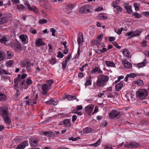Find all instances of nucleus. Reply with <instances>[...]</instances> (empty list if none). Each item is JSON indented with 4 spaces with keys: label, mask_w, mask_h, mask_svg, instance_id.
<instances>
[{
    "label": "nucleus",
    "mask_w": 149,
    "mask_h": 149,
    "mask_svg": "<svg viewBox=\"0 0 149 149\" xmlns=\"http://www.w3.org/2000/svg\"><path fill=\"white\" fill-rule=\"evenodd\" d=\"M89 79L87 80L86 82V83L85 84V85L86 86H88L90 85L91 84V77H89Z\"/></svg>",
    "instance_id": "nucleus-36"
},
{
    "label": "nucleus",
    "mask_w": 149,
    "mask_h": 149,
    "mask_svg": "<svg viewBox=\"0 0 149 149\" xmlns=\"http://www.w3.org/2000/svg\"><path fill=\"white\" fill-rule=\"evenodd\" d=\"M98 50L100 51V52L98 53V54H100L101 53H103L105 52H106L107 51V49L106 48H103L102 49H98Z\"/></svg>",
    "instance_id": "nucleus-41"
},
{
    "label": "nucleus",
    "mask_w": 149,
    "mask_h": 149,
    "mask_svg": "<svg viewBox=\"0 0 149 149\" xmlns=\"http://www.w3.org/2000/svg\"><path fill=\"white\" fill-rule=\"evenodd\" d=\"M123 29V28H119L118 29V31L117 32V33L118 35H120L122 30Z\"/></svg>",
    "instance_id": "nucleus-59"
},
{
    "label": "nucleus",
    "mask_w": 149,
    "mask_h": 149,
    "mask_svg": "<svg viewBox=\"0 0 149 149\" xmlns=\"http://www.w3.org/2000/svg\"><path fill=\"white\" fill-rule=\"evenodd\" d=\"M58 102V100L56 99H53L52 98H51L48 101L45 102Z\"/></svg>",
    "instance_id": "nucleus-51"
},
{
    "label": "nucleus",
    "mask_w": 149,
    "mask_h": 149,
    "mask_svg": "<svg viewBox=\"0 0 149 149\" xmlns=\"http://www.w3.org/2000/svg\"><path fill=\"white\" fill-rule=\"evenodd\" d=\"M120 1H119V0H116V1L113 2V5H112L113 6H113H117V5H116Z\"/></svg>",
    "instance_id": "nucleus-60"
},
{
    "label": "nucleus",
    "mask_w": 149,
    "mask_h": 149,
    "mask_svg": "<svg viewBox=\"0 0 149 149\" xmlns=\"http://www.w3.org/2000/svg\"><path fill=\"white\" fill-rule=\"evenodd\" d=\"M7 55L8 58H11L13 56V54L10 51H7Z\"/></svg>",
    "instance_id": "nucleus-31"
},
{
    "label": "nucleus",
    "mask_w": 149,
    "mask_h": 149,
    "mask_svg": "<svg viewBox=\"0 0 149 149\" xmlns=\"http://www.w3.org/2000/svg\"><path fill=\"white\" fill-rule=\"evenodd\" d=\"M3 74H9L8 72L6 71L4 69L2 70L1 71L0 70V74L2 75Z\"/></svg>",
    "instance_id": "nucleus-46"
},
{
    "label": "nucleus",
    "mask_w": 149,
    "mask_h": 149,
    "mask_svg": "<svg viewBox=\"0 0 149 149\" xmlns=\"http://www.w3.org/2000/svg\"><path fill=\"white\" fill-rule=\"evenodd\" d=\"M47 22V20L45 19H42V20L40 19L39 21V22L40 24L46 23Z\"/></svg>",
    "instance_id": "nucleus-47"
},
{
    "label": "nucleus",
    "mask_w": 149,
    "mask_h": 149,
    "mask_svg": "<svg viewBox=\"0 0 149 149\" xmlns=\"http://www.w3.org/2000/svg\"><path fill=\"white\" fill-rule=\"evenodd\" d=\"M36 45L37 46H40V45H44L42 40L41 38H39L36 41Z\"/></svg>",
    "instance_id": "nucleus-22"
},
{
    "label": "nucleus",
    "mask_w": 149,
    "mask_h": 149,
    "mask_svg": "<svg viewBox=\"0 0 149 149\" xmlns=\"http://www.w3.org/2000/svg\"><path fill=\"white\" fill-rule=\"evenodd\" d=\"M26 6H28V8L29 10L31 11H34L35 7L34 6H32V7H30V5L29 3H26L25 4Z\"/></svg>",
    "instance_id": "nucleus-42"
},
{
    "label": "nucleus",
    "mask_w": 149,
    "mask_h": 149,
    "mask_svg": "<svg viewBox=\"0 0 149 149\" xmlns=\"http://www.w3.org/2000/svg\"><path fill=\"white\" fill-rule=\"evenodd\" d=\"M109 77L106 75H102L100 76L97 80L96 85L99 87L104 86L109 80Z\"/></svg>",
    "instance_id": "nucleus-1"
},
{
    "label": "nucleus",
    "mask_w": 149,
    "mask_h": 149,
    "mask_svg": "<svg viewBox=\"0 0 149 149\" xmlns=\"http://www.w3.org/2000/svg\"><path fill=\"white\" fill-rule=\"evenodd\" d=\"M76 98V97L75 96L71 95H65V97H62L61 99L64 100L66 98L69 100H72Z\"/></svg>",
    "instance_id": "nucleus-15"
},
{
    "label": "nucleus",
    "mask_w": 149,
    "mask_h": 149,
    "mask_svg": "<svg viewBox=\"0 0 149 149\" xmlns=\"http://www.w3.org/2000/svg\"><path fill=\"white\" fill-rule=\"evenodd\" d=\"M78 45H79L82 44L84 41L83 34L81 33L80 32L79 33V37L77 39Z\"/></svg>",
    "instance_id": "nucleus-14"
},
{
    "label": "nucleus",
    "mask_w": 149,
    "mask_h": 149,
    "mask_svg": "<svg viewBox=\"0 0 149 149\" xmlns=\"http://www.w3.org/2000/svg\"><path fill=\"white\" fill-rule=\"evenodd\" d=\"M60 43L64 45L65 48H66L67 47V46L66 45L67 42L66 41L63 42H61Z\"/></svg>",
    "instance_id": "nucleus-64"
},
{
    "label": "nucleus",
    "mask_w": 149,
    "mask_h": 149,
    "mask_svg": "<svg viewBox=\"0 0 149 149\" xmlns=\"http://www.w3.org/2000/svg\"><path fill=\"white\" fill-rule=\"evenodd\" d=\"M125 8L127 10V12L128 14H130L132 12V6L131 5L126 6L125 7Z\"/></svg>",
    "instance_id": "nucleus-25"
},
{
    "label": "nucleus",
    "mask_w": 149,
    "mask_h": 149,
    "mask_svg": "<svg viewBox=\"0 0 149 149\" xmlns=\"http://www.w3.org/2000/svg\"><path fill=\"white\" fill-rule=\"evenodd\" d=\"M120 114V112L116 110H113L109 113V117L111 119H113L118 116Z\"/></svg>",
    "instance_id": "nucleus-7"
},
{
    "label": "nucleus",
    "mask_w": 149,
    "mask_h": 149,
    "mask_svg": "<svg viewBox=\"0 0 149 149\" xmlns=\"http://www.w3.org/2000/svg\"><path fill=\"white\" fill-rule=\"evenodd\" d=\"M68 61H66V60H65L64 61H63V63H62V68L63 70L65 69L66 66L67 64V62Z\"/></svg>",
    "instance_id": "nucleus-39"
},
{
    "label": "nucleus",
    "mask_w": 149,
    "mask_h": 149,
    "mask_svg": "<svg viewBox=\"0 0 149 149\" xmlns=\"http://www.w3.org/2000/svg\"><path fill=\"white\" fill-rule=\"evenodd\" d=\"M11 46L12 48L15 49H20L21 48L20 44L17 41L11 43Z\"/></svg>",
    "instance_id": "nucleus-9"
},
{
    "label": "nucleus",
    "mask_w": 149,
    "mask_h": 149,
    "mask_svg": "<svg viewBox=\"0 0 149 149\" xmlns=\"http://www.w3.org/2000/svg\"><path fill=\"white\" fill-rule=\"evenodd\" d=\"M0 114L3 118H4L8 115V108L7 107H0Z\"/></svg>",
    "instance_id": "nucleus-3"
},
{
    "label": "nucleus",
    "mask_w": 149,
    "mask_h": 149,
    "mask_svg": "<svg viewBox=\"0 0 149 149\" xmlns=\"http://www.w3.org/2000/svg\"><path fill=\"white\" fill-rule=\"evenodd\" d=\"M9 39L6 36L2 37L0 39V42L2 43L5 44L9 41Z\"/></svg>",
    "instance_id": "nucleus-17"
},
{
    "label": "nucleus",
    "mask_w": 149,
    "mask_h": 149,
    "mask_svg": "<svg viewBox=\"0 0 149 149\" xmlns=\"http://www.w3.org/2000/svg\"><path fill=\"white\" fill-rule=\"evenodd\" d=\"M1 17H2L0 19V25L4 23L6 21V15L5 13L3 14L0 13V19Z\"/></svg>",
    "instance_id": "nucleus-13"
},
{
    "label": "nucleus",
    "mask_w": 149,
    "mask_h": 149,
    "mask_svg": "<svg viewBox=\"0 0 149 149\" xmlns=\"http://www.w3.org/2000/svg\"><path fill=\"white\" fill-rule=\"evenodd\" d=\"M30 32L31 33L33 34H36L37 33V31L32 28L30 30Z\"/></svg>",
    "instance_id": "nucleus-53"
},
{
    "label": "nucleus",
    "mask_w": 149,
    "mask_h": 149,
    "mask_svg": "<svg viewBox=\"0 0 149 149\" xmlns=\"http://www.w3.org/2000/svg\"><path fill=\"white\" fill-rule=\"evenodd\" d=\"M100 139H99L96 142L93 144L92 145L94 147H96L97 146H98L100 144Z\"/></svg>",
    "instance_id": "nucleus-35"
},
{
    "label": "nucleus",
    "mask_w": 149,
    "mask_h": 149,
    "mask_svg": "<svg viewBox=\"0 0 149 149\" xmlns=\"http://www.w3.org/2000/svg\"><path fill=\"white\" fill-rule=\"evenodd\" d=\"M80 139V138L79 136H78L75 138H74L73 137H69L68 139L69 140H72L73 141H77Z\"/></svg>",
    "instance_id": "nucleus-43"
},
{
    "label": "nucleus",
    "mask_w": 149,
    "mask_h": 149,
    "mask_svg": "<svg viewBox=\"0 0 149 149\" xmlns=\"http://www.w3.org/2000/svg\"><path fill=\"white\" fill-rule=\"evenodd\" d=\"M105 63L106 65L108 66L113 67V66L114 65V64L111 61H106Z\"/></svg>",
    "instance_id": "nucleus-33"
},
{
    "label": "nucleus",
    "mask_w": 149,
    "mask_h": 149,
    "mask_svg": "<svg viewBox=\"0 0 149 149\" xmlns=\"http://www.w3.org/2000/svg\"><path fill=\"white\" fill-rule=\"evenodd\" d=\"M48 86L46 84H43L42 86V89L43 91L42 94L45 95L47 93V91L49 90Z\"/></svg>",
    "instance_id": "nucleus-11"
},
{
    "label": "nucleus",
    "mask_w": 149,
    "mask_h": 149,
    "mask_svg": "<svg viewBox=\"0 0 149 149\" xmlns=\"http://www.w3.org/2000/svg\"><path fill=\"white\" fill-rule=\"evenodd\" d=\"M63 123L66 127H69L70 125V121L68 119L64 120L63 121Z\"/></svg>",
    "instance_id": "nucleus-26"
},
{
    "label": "nucleus",
    "mask_w": 149,
    "mask_h": 149,
    "mask_svg": "<svg viewBox=\"0 0 149 149\" xmlns=\"http://www.w3.org/2000/svg\"><path fill=\"white\" fill-rule=\"evenodd\" d=\"M56 59L54 58H52L50 60V62L51 63L53 64H55L56 63Z\"/></svg>",
    "instance_id": "nucleus-56"
},
{
    "label": "nucleus",
    "mask_w": 149,
    "mask_h": 149,
    "mask_svg": "<svg viewBox=\"0 0 149 149\" xmlns=\"http://www.w3.org/2000/svg\"><path fill=\"white\" fill-rule=\"evenodd\" d=\"M112 43L115 47L118 49H120L121 48V47L116 42H114Z\"/></svg>",
    "instance_id": "nucleus-48"
},
{
    "label": "nucleus",
    "mask_w": 149,
    "mask_h": 149,
    "mask_svg": "<svg viewBox=\"0 0 149 149\" xmlns=\"http://www.w3.org/2000/svg\"><path fill=\"white\" fill-rule=\"evenodd\" d=\"M115 38L114 37H110L109 38V40L111 42L115 40Z\"/></svg>",
    "instance_id": "nucleus-63"
},
{
    "label": "nucleus",
    "mask_w": 149,
    "mask_h": 149,
    "mask_svg": "<svg viewBox=\"0 0 149 149\" xmlns=\"http://www.w3.org/2000/svg\"><path fill=\"white\" fill-rule=\"evenodd\" d=\"M96 72H97L98 73H102V72L100 69H99L97 67H96L91 71L92 74H94Z\"/></svg>",
    "instance_id": "nucleus-20"
},
{
    "label": "nucleus",
    "mask_w": 149,
    "mask_h": 149,
    "mask_svg": "<svg viewBox=\"0 0 149 149\" xmlns=\"http://www.w3.org/2000/svg\"><path fill=\"white\" fill-rule=\"evenodd\" d=\"M3 118L4 119L6 123H9L11 121V120L8 117V116H7V117H6V118Z\"/></svg>",
    "instance_id": "nucleus-44"
},
{
    "label": "nucleus",
    "mask_w": 149,
    "mask_h": 149,
    "mask_svg": "<svg viewBox=\"0 0 149 149\" xmlns=\"http://www.w3.org/2000/svg\"><path fill=\"white\" fill-rule=\"evenodd\" d=\"M123 86V84L122 83H118L116 86V91H119L121 89Z\"/></svg>",
    "instance_id": "nucleus-27"
},
{
    "label": "nucleus",
    "mask_w": 149,
    "mask_h": 149,
    "mask_svg": "<svg viewBox=\"0 0 149 149\" xmlns=\"http://www.w3.org/2000/svg\"><path fill=\"white\" fill-rule=\"evenodd\" d=\"M145 64V62H142L141 63L137 64V66L138 68H140L145 66L146 65Z\"/></svg>",
    "instance_id": "nucleus-30"
},
{
    "label": "nucleus",
    "mask_w": 149,
    "mask_h": 149,
    "mask_svg": "<svg viewBox=\"0 0 149 149\" xmlns=\"http://www.w3.org/2000/svg\"><path fill=\"white\" fill-rule=\"evenodd\" d=\"M103 37V35L102 34H100L99 35H98L97 36V38L96 39V43L97 46H99L98 45L101 42L102 40V38Z\"/></svg>",
    "instance_id": "nucleus-19"
},
{
    "label": "nucleus",
    "mask_w": 149,
    "mask_h": 149,
    "mask_svg": "<svg viewBox=\"0 0 149 149\" xmlns=\"http://www.w3.org/2000/svg\"><path fill=\"white\" fill-rule=\"evenodd\" d=\"M142 14L143 16L147 17L149 15V12L148 11L144 12L142 13Z\"/></svg>",
    "instance_id": "nucleus-55"
},
{
    "label": "nucleus",
    "mask_w": 149,
    "mask_h": 149,
    "mask_svg": "<svg viewBox=\"0 0 149 149\" xmlns=\"http://www.w3.org/2000/svg\"><path fill=\"white\" fill-rule=\"evenodd\" d=\"M139 146V144L134 142H130L129 143H127L124 145L125 147L129 148H137Z\"/></svg>",
    "instance_id": "nucleus-5"
},
{
    "label": "nucleus",
    "mask_w": 149,
    "mask_h": 149,
    "mask_svg": "<svg viewBox=\"0 0 149 149\" xmlns=\"http://www.w3.org/2000/svg\"><path fill=\"white\" fill-rule=\"evenodd\" d=\"M20 63L21 65V67L23 68L25 67L29 64H30V65H31V66H33V63H31L28 59H26L23 61H21L20 62Z\"/></svg>",
    "instance_id": "nucleus-8"
},
{
    "label": "nucleus",
    "mask_w": 149,
    "mask_h": 149,
    "mask_svg": "<svg viewBox=\"0 0 149 149\" xmlns=\"http://www.w3.org/2000/svg\"><path fill=\"white\" fill-rule=\"evenodd\" d=\"M26 144V141H24L20 144H19L16 147L17 149H23L25 146Z\"/></svg>",
    "instance_id": "nucleus-16"
},
{
    "label": "nucleus",
    "mask_w": 149,
    "mask_h": 149,
    "mask_svg": "<svg viewBox=\"0 0 149 149\" xmlns=\"http://www.w3.org/2000/svg\"><path fill=\"white\" fill-rule=\"evenodd\" d=\"M134 7L135 10L136 11H138L139 10V6L136 3H134Z\"/></svg>",
    "instance_id": "nucleus-52"
},
{
    "label": "nucleus",
    "mask_w": 149,
    "mask_h": 149,
    "mask_svg": "<svg viewBox=\"0 0 149 149\" xmlns=\"http://www.w3.org/2000/svg\"><path fill=\"white\" fill-rule=\"evenodd\" d=\"M141 33V32L140 31L136 30L134 32L131 31L130 32L126 33L125 35L127 36H129V38H131L134 36H139Z\"/></svg>",
    "instance_id": "nucleus-4"
},
{
    "label": "nucleus",
    "mask_w": 149,
    "mask_h": 149,
    "mask_svg": "<svg viewBox=\"0 0 149 149\" xmlns=\"http://www.w3.org/2000/svg\"><path fill=\"white\" fill-rule=\"evenodd\" d=\"M17 9L19 10L22 9L24 10L25 9V7L22 4H19L17 6Z\"/></svg>",
    "instance_id": "nucleus-38"
},
{
    "label": "nucleus",
    "mask_w": 149,
    "mask_h": 149,
    "mask_svg": "<svg viewBox=\"0 0 149 149\" xmlns=\"http://www.w3.org/2000/svg\"><path fill=\"white\" fill-rule=\"evenodd\" d=\"M64 56L63 54L61 52H59L58 53V55L57 56L58 57L62 58Z\"/></svg>",
    "instance_id": "nucleus-49"
},
{
    "label": "nucleus",
    "mask_w": 149,
    "mask_h": 149,
    "mask_svg": "<svg viewBox=\"0 0 149 149\" xmlns=\"http://www.w3.org/2000/svg\"><path fill=\"white\" fill-rule=\"evenodd\" d=\"M4 56L3 52L0 50V61H2L3 59Z\"/></svg>",
    "instance_id": "nucleus-37"
},
{
    "label": "nucleus",
    "mask_w": 149,
    "mask_h": 149,
    "mask_svg": "<svg viewBox=\"0 0 149 149\" xmlns=\"http://www.w3.org/2000/svg\"><path fill=\"white\" fill-rule=\"evenodd\" d=\"M31 66V65H30V64H29L27 66H26V69L27 70V71L29 72L31 71V68L30 67V66Z\"/></svg>",
    "instance_id": "nucleus-57"
},
{
    "label": "nucleus",
    "mask_w": 149,
    "mask_h": 149,
    "mask_svg": "<svg viewBox=\"0 0 149 149\" xmlns=\"http://www.w3.org/2000/svg\"><path fill=\"white\" fill-rule=\"evenodd\" d=\"M87 6H83L80 8L79 10V12L81 13H86V9L87 8Z\"/></svg>",
    "instance_id": "nucleus-23"
},
{
    "label": "nucleus",
    "mask_w": 149,
    "mask_h": 149,
    "mask_svg": "<svg viewBox=\"0 0 149 149\" xmlns=\"http://www.w3.org/2000/svg\"><path fill=\"white\" fill-rule=\"evenodd\" d=\"M113 7L115 8H116L118 11L117 13H118V12H121L122 11V8L119 6H114Z\"/></svg>",
    "instance_id": "nucleus-34"
},
{
    "label": "nucleus",
    "mask_w": 149,
    "mask_h": 149,
    "mask_svg": "<svg viewBox=\"0 0 149 149\" xmlns=\"http://www.w3.org/2000/svg\"><path fill=\"white\" fill-rule=\"evenodd\" d=\"M133 15L135 16V17L136 18H139L142 16L139 13L137 12L134 13H132Z\"/></svg>",
    "instance_id": "nucleus-32"
},
{
    "label": "nucleus",
    "mask_w": 149,
    "mask_h": 149,
    "mask_svg": "<svg viewBox=\"0 0 149 149\" xmlns=\"http://www.w3.org/2000/svg\"><path fill=\"white\" fill-rule=\"evenodd\" d=\"M39 141V139L37 138H31L29 140L30 144L32 147H36L38 146Z\"/></svg>",
    "instance_id": "nucleus-6"
},
{
    "label": "nucleus",
    "mask_w": 149,
    "mask_h": 149,
    "mask_svg": "<svg viewBox=\"0 0 149 149\" xmlns=\"http://www.w3.org/2000/svg\"><path fill=\"white\" fill-rule=\"evenodd\" d=\"M136 94L137 97L139 99L143 100L145 99L147 96L148 91L146 89H140L136 92Z\"/></svg>",
    "instance_id": "nucleus-2"
},
{
    "label": "nucleus",
    "mask_w": 149,
    "mask_h": 149,
    "mask_svg": "<svg viewBox=\"0 0 149 149\" xmlns=\"http://www.w3.org/2000/svg\"><path fill=\"white\" fill-rule=\"evenodd\" d=\"M92 131L91 128L87 127L85 128L83 131L84 133L88 134L90 133Z\"/></svg>",
    "instance_id": "nucleus-28"
},
{
    "label": "nucleus",
    "mask_w": 149,
    "mask_h": 149,
    "mask_svg": "<svg viewBox=\"0 0 149 149\" xmlns=\"http://www.w3.org/2000/svg\"><path fill=\"white\" fill-rule=\"evenodd\" d=\"M26 83L27 84L29 85L32 83V81L30 79H28L26 81Z\"/></svg>",
    "instance_id": "nucleus-62"
},
{
    "label": "nucleus",
    "mask_w": 149,
    "mask_h": 149,
    "mask_svg": "<svg viewBox=\"0 0 149 149\" xmlns=\"http://www.w3.org/2000/svg\"><path fill=\"white\" fill-rule=\"evenodd\" d=\"M82 108H83V107L81 105H78L77 107L76 110L77 111L81 110L82 109Z\"/></svg>",
    "instance_id": "nucleus-61"
},
{
    "label": "nucleus",
    "mask_w": 149,
    "mask_h": 149,
    "mask_svg": "<svg viewBox=\"0 0 149 149\" xmlns=\"http://www.w3.org/2000/svg\"><path fill=\"white\" fill-rule=\"evenodd\" d=\"M85 108L86 112L89 115L94 108V106L92 104L86 107Z\"/></svg>",
    "instance_id": "nucleus-12"
},
{
    "label": "nucleus",
    "mask_w": 149,
    "mask_h": 149,
    "mask_svg": "<svg viewBox=\"0 0 149 149\" xmlns=\"http://www.w3.org/2000/svg\"><path fill=\"white\" fill-rule=\"evenodd\" d=\"M7 97L4 94L0 92V101L4 102L6 99Z\"/></svg>",
    "instance_id": "nucleus-21"
},
{
    "label": "nucleus",
    "mask_w": 149,
    "mask_h": 149,
    "mask_svg": "<svg viewBox=\"0 0 149 149\" xmlns=\"http://www.w3.org/2000/svg\"><path fill=\"white\" fill-rule=\"evenodd\" d=\"M49 87H51L52 84L54 83V81L53 80L50 79L47 81Z\"/></svg>",
    "instance_id": "nucleus-45"
},
{
    "label": "nucleus",
    "mask_w": 149,
    "mask_h": 149,
    "mask_svg": "<svg viewBox=\"0 0 149 149\" xmlns=\"http://www.w3.org/2000/svg\"><path fill=\"white\" fill-rule=\"evenodd\" d=\"M123 64L124 66L127 68H129L132 66V65L131 63L128 62L126 60H125L123 61Z\"/></svg>",
    "instance_id": "nucleus-18"
},
{
    "label": "nucleus",
    "mask_w": 149,
    "mask_h": 149,
    "mask_svg": "<svg viewBox=\"0 0 149 149\" xmlns=\"http://www.w3.org/2000/svg\"><path fill=\"white\" fill-rule=\"evenodd\" d=\"M136 83L139 86H141L143 84V82L142 80H137L136 81Z\"/></svg>",
    "instance_id": "nucleus-40"
},
{
    "label": "nucleus",
    "mask_w": 149,
    "mask_h": 149,
    "mask_svg": "<svg viewBox=\"0 0 149 149\" xmlns=\"http://www.w3.org/2000/svg\"><path fill=\"white\" fill-rule=\"evenodd\" d=\"M43 134L46 136H51L52 134L54 135V133L52 132L46 131L44 132Z\"/></svg>",
    "instance_id": "nucleus-29"
},
{
    "label": "nucleus",
    "mask_w": 149,
    "mask_h": 149,
    "mask_svg": "<svg viewBox=\"0 0 149 149\" xmlns=\"http://www.w3.org/2000/svg\"><path fill=\"white\" fill-rule=\"evenodd\" d=\"M123 53L124 55L128 58L130 57V54L127 49H124L123 51Z\"/></svg>",
    "instance_id": "nucleus-24"
},
{
    "label": "nucleus",
    "mask_w": 149,
    "mask_h": 149,
    "mask_svg": "<svg viewBox=\"0 0 149 149\" xmlns=\"http://www.w3.org/2000/svg\"><path fill=\"white\" fill-rule=\"evenodd\" d=\"M99 17H100L101 19H106L107 18V17L104 16L103 14H101L99 16Z\"/></svg>",
    "instance_id": "nucleus-50"
},
{
    "label": "nucleus",
    "mask_w": 149,
    "mask_h": 149,
    "mask_svg": "<svg viewBox=\"0 0 149 149\" xmlns=\"http://www.w3.org/2000/svg\"><path fill=\"white\" fill-rule=\"evenodd\" d=\"M19 38L23 44H26L28 42L27 36L26 35L22 34L19 36Z\"/></svg>",
    "instance_id": "nucleus-10"
},
{
    "label": "nucleus",
    "mask_w": 149,
    "mask_h": 149,
    "mask_svg": "<svg viewBox=\"0 0 149 149\" xmlns=\"http://www.w3.org/2000/svg\"><path fill=\"white\" fill-rule=\"evenodd\" d=\"M129 77L130 78H134L135 77H136V75L134 73H131L129 74H128Z\"/></svg>",
    "instance_id": "nucleus-58"
},
{
    "label": "nucleus",
    "mask_w": 149,
    "mask_h": 149,
    "mask_svg": "<svg viewBox=\"0 0 149 149\" xmlns=\"http://www.w3.org/2000/svg\"><path fill=\"white\" fill-rule=\"evenodd\" d=\"M14 62V61L13 60H9L7 61V64L9 66H10Z\"/></svg>",
    "instance_id": "nucleus-54"
}]
</instances>
